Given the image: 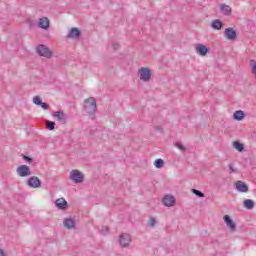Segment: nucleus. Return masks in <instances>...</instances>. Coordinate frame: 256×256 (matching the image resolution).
Here are the masks:
<instances>
[{
	"mask_svg": "<svg viewBox=\"0 0 256 256\" xmlns=\"http://www.w3.org/2000/svg\"><path fill=\"white\" fill-rule=\"evenodd\" d=\"M85 103H89L90 110H87V106H85V109L87 110L86 113L90 119H95V113L97 111V102L94 100L93 97L87 98L85 100Z\"/></svg>",
	"mask_w": 256,
	"mask_h": 256,
	"instance_id": "f257e3e1",
	"label": "nucleus"
},
{
	"mask_svg": "<svg viewBox=\"0 0 256 256\" xmlns=\"http://www.w3.org/2000/svg\"><path fill=\"white\" fill-rule=\"evenodd\" d=\"M37 53L41 57H46V59H51V57H53V52H51V50H49V48L43 44L38 45Z\"/></svg>",
	"mask_w": 256,
	"mask_h": 256,
	"instance_id": "f03ea898",
	"label": "nucleus"
},
{
	"mask_svg": "<svg viewBox=\"0 0 256 256\" xmlns=\"http://www.w3.org/2000/svg\"><path fill=\"white\" fill-rule=\"evenodd\" d=\"M16 173L19 177H29L31 175V168L27 165H21L16 169Z\"/></svg>",
	"mask_w": 256,
	"mask_h": 256,
	"instance_id": "7ed1b4c3",
	"label": "nucleus"
},
{
	"mask_svg": "<svg viewBox=\"0 0 256 256\" xmlns=\"http://www.w3.org/2000/svg\"><path fill=\"white\" fill-rule=\"evenodd\" d=\"M41 180L37 176H32L27 180L28 187H31V189H39L41 187Z\"/></svg>",
	"mask_w": 256,
	"mask_h": 256,
	"instance_id": "20e7f679",
	"label": "nucleus"
},
{
	"mask_svg": "<svg viewBox=\"0 0 256 256\" xmlns=\"http://www.w3.org/2000/svg\"><path fill=\"white\" fill-rule=\"evenodd\" d=\"M70 179L74 183H83V174L79 170H72L70 172Z\"/></svg>",
	"mask_w": 256,
	"mask_h": 256,
	"instance_id": "39448f33",
	"label": "nucleus"
},
{
	"mask_svg": "<svg viewBox=\"0 0 256 256\" xmlns=\"http://www.w3.org/2000/svg\"><path fill=\"white\" fill-rule=\"evenodd\" d=\"M224 37H226L228 41H235V39H237V31L233 28H226L224 31Z\"/></svg>",
	"mask_w": 256,
	"mask_h": 256,
	"instance_id": "423d86ee",
	"label": "nucleus"
},
{
	"mask_svg": "<svg viewBox=\"0 0 256 256\" xmlns=\"http://www.w3.org/2000/svg\"><path fill=\"white\" fill-rule=\"evenodd\" d=\"M223 221L230 228V231H236L237 230V224L231 219V216L229 215H224L223 216Z\"/></svg>",
	"mask_w": 256,
	"mask_h": 256,
	"instance_id": "0eeeda50",
	"label": "nucleus"
},
{
	"mask_svg": "<svg viewBox=\"0 0 256 256\" xmlns=\"http://www.w3.org/2000/svg\"><path fill=\"white\" fill-rule=\"evenodd\" d=\"M139 73L141 81H151V70L148 68H141Z\"/></svg>",
	"mask_w": 256,
	"mask_h": 256,
	"instance_id": "6e6552de",
	"label": "nucleus"
},
{
	"mask_svg": "<svg viewBox=\"0 0 256 256\" xmlns=\"http://www.w3.org/2000/svg\"><path fill=\"white\" fill-rule=\"evenodd\" d=\"M53 117H55L56 121L61 123V125H65V123H67V116L63 111L54 112Z\"/></svg>",
	"mask_w": 256,
	"mask_h": 256,
	"instance_id": "1a4fd4ad",
	"label": "nucleus"
},
{
	"mask_svg": "<svg viewBox=\"0 0 256 256\" xmlns=\"http://www.w3.org/2000/svg\"><path fill=\"white\" fill-rule=\"evenodd\" d=\"M130 243H131V235L129 234L120 235V245L122 247H129Z\"/></svg>",
	"mask_w": 256,
	"mask_h": 256,
	"instance_id": "9d476101",
	"label": "nucleus"
},
{
	"mask_svg": "<svg viewBox=\"0 0 256 256\" xmlns=\"http://www.w3.org/2000/svg\"><path fill=\"white\" fill-rule=\"evenodd\" d=\"M66 37L67 39H79L81 37V30L79 28H72Z\"/></svg>",
	"mask_w": 256,
	"mask_h": 256,
	"instance_id": "9b49d317",
	"label": "nucleus"
},
{
	"mask_svg": "<svg viewBox=\"0 0 256 256\" xmlns=\"http://www.w3.org/2000/svg\"><path fill=\"white\" fill-rule=\"evenodd\" d=\"M235 186L239 193H247V191H249V186H247V184L241 180L237 181Z\"/></svg>",
	"mask_w": 256,
	"mask_h": 256,
	"instance_id": "f8f14e48",
	"label": "nucleus"
},
{
	"mask_svg": "<svg viewBox=\"0 0 256 256\" xmlns=\"http://www.w3.org/2000/svg\"><path fill=\"white\" fill-rule=\"evenodd\" d=\"M162 203L163 205H165V207H173V205H175V197L171 195H166L163 198Z\"/></svg>",
	"mask_w": 256,
	"mask_h": 256,
	"instance_id": "ddd939ff",
	"label": "nucleus"
},
{
	"mask_svg": "<svg viewBox=\"0 0 256 256\" xmlns=\"http://www.w3.org/2000/svg\"><path fill=\"white\" fill-rule=\"evenodd\" d=\"M196 53H198V55H201V57H205V55L209 53V48H207V46L203 44H198L196 46Z\"/></svg>",
	"mask_w": 256,
	"mask_h": 256,
	"instance_id": "4468645a",
	"label": "nucleus"
},
{
	"mask_svg": "<svg viewBox=\"0 0 256 256\" xmlns=\"http://www.w3.org/2000/svg\"><path fill=\"white\" fill-rule=\"evenodd\" d=\"M49 18L47 17H42L40 18L39 22H38V27H40V29H44V31H47V29H49Z\"/></svg>",
	"mask_w": 256,
	"mask_h": 256,
	"instance_id": "2eb2a0df",
	"label": "nucleus"
},
{
	"mask_svg": "<svg viewBox=\"0 0 256 256\" xmlns=\"http://www.w3.org/2000/svg\"><path fill=\"white\" fill-rule=\"evenodd\" d=\"M55 205L56 207H58V209H61L62 211H65V209L69 207V204L65 201V198H58L55 201Z\"/></svg>",
	"mask_w": 256,
	"mask_h": 256,
	"instance_id": "dca6fc26",
	"label": "nucleus"
},
{
	"mask_svg": "<svg viewBox=\"0 0 256 256\" xmlns=\"http://www.w3.org/2000/svg\"><path fill=\"white\" fill-rule=\"evenodd\" d=\"M63 225L66 229H75V220H73L72 218H66L63 222Z\"/></svg>",
	"mask_w": 256,
	"mask_h": 256,
	"instance_id": "f3484780",
	"label": "nucleus"
},
{
	"mask_svg": "<svg viewBox=\"0 0 256 256\" xmlns=\"http://www.w3.org/2000/svg\"><path fill=\"white\" fill-rule=\"evenodd\" d=\"M233 119L235 121H243V119H245V112H243L242 110H237L233 114Z\"/></svg>",
	"mask_w": 256,
	"mask_h": 256,
	"instance_id": "a211bd4d",
	"label": "nucleus"
},
{
	"mask_svg": "<svg viewBox=\"0 0 256 256\" xmlns=\"http://www.w3.org/2000/svg\"><path fill=\"white\" fill-rule=\"evenodd\" d=\"M211 27L216 31H221V29H223V22H221L219 19H216L212 22Z\"/></svg>",
	"mask_w": 256,
	"mask_h": 256,
	"instance_id": "6ab92c4d",
	"label": "nucleus"
},
{
	"mask_svg": "<svg viewBox=\"0 0 256 256\" xmlns=\"http://www.w3.org/2000/svg\"><path fill=\"white\" fill-rule=\"evenodd\" d=\"M232 146L234 147V149H236V151H238L239 153H243V151H245V145H243V143L239 142V141H234L232 143Z\"/></svg>",
	"mask_w": 256,
	"mask_h": 256,
	"instance_id": "aec40b11",
	"label": "nucleus"
},
{
	"mask_svg": "<svg viewBox=\"0 0 256 256\" xmlns=\"http://www.w3.org/2000/svg\"><path fill=\"white\" fill-rule=\"evenodd\" d=\"M220 11L221 13H223L224 15H231V6L226 5V4H222L220 6Z\"/></svg>",
	"mask_w": 256,
	"mask_h": 256,
	"instance_id": "412c9836",
	"label": "nucleus"
},
{
	"mask_svg": "<svg viewBox=\"0 0 256 256\" xmlns=\"http://www.w3.org/2000/svg\"><path fill=\"white\" fill-rule=\"evenodd\" d=\"M244 207L245 209L251 210L255 207V202H253L251 199H246L244 200Z\"/></svg>",
	"mask_w": 256,
	"mask_h": 256,
	"instance_id": "4be33fe9",
	"label": "nucleus"
},
{
	"mask_svg": "<svg viewBox=\"0 0 256 256\" xmlns=\"http://www.w3.org/2000/svg\"><path fill=\"white\" fill-rule=\"evenodd\" d=\"M163 165H165V161L161 158L156 159L154 162V167H156V169H162Z\"/></svg>",
	"mask_w": 256,
	"mask_h": 256,
	"instance_id": "5701e85b",
	"label": "nucleus"
},
{
	"mask_svg": "<svg viewBox=\"0 0 256 256\" xmlns=\"http://www.w3.org/2000/svg\"><path fill=\"white\" fill-rule=\"evenodd\" d=\"M46 127L49 131H54L55 130V122L47 120Z\"/></svg>",
	"mask_w": 256,
	"mask_h": 256,
	"instance_id": "b1692460",
	"label": "nucleus"
},
{
	"mask_svg": "<svg viewBox=\"0 0 256 256\" xmlns=\"http://www.w3.org/2000/svg\"><path fill=\"white\" fill-rule=\"evenodd\" d=\"M192 191V193L194 194V195H196V197H199L200 199H202L203 197H205V194L203 193V192H201L200 190H197V189H192L191 190Z\"/></svg>",
	"mask_w": 256,
	"mask_h": 256,
	"instance_id": "393cba45",
	"label": "nucleus"
},
{
	"mask_svg": "<svg viewBox=\"0 0 256 256\" xmlns=\"http://www.w3.org/2000/svg\"><path fill=\"white\" fill-rule=\"evenodd\" d=\"M250 67H251L253 75H255V78H256V61L255 60L250 61Z\"/></svg>",
	"mask_w": 256,
	"mask_h": 256,
	"instance_id": "a878e982",
	"label": "nucleus"
},
{
	"mask_svg": "<svg viewBox=\"0 0 256 256\" xmlns=\"http://www.w3.org/2000/svg\"><path fill=\"white\" fill-rule=\"evenodd\" d=\"M33 103L35 104V105H41L42 103H43V101L41 100V98L39 97V96H35L34 98H33Z\"/></svg>",
	"mask_w": 256,
	"mask_h": 256,
	"instance_id": "bb28decb",
	"label": "nucleus"
},
{
	"mask_svg": "<svg viewBox=\"0 0 256 256\" xmlns=\"http://www.w3.org/2000/svg\"><path fill=\"white\" fill-rule=\"evenodd\" d=\"M155 223H157V220L155 218H151L148 222L149 227H155Z\"/></svg>",
	"mask_w": 256,
	"mask_h": 256,
	"instance_id": "cd10ccee",
	"label": "nucleus"
},
{
	"mask_svg": "<svg viewBox=\"0 0 256 256\" xmlns=\"http://www.w3.org/2000/svg\"><path fill=\"white\" fill-rule=\"evenodd\" d=\"M175 145H176L177 149H179L180 151H185V149H186L185 146L181 143H176Z\"/></svg>",
	"mask_w": 256,
	"mask_h": 256,
	"instance_id": "c85d7f7f",
	"label": "nucleus"
},
{
	"mask_svg": "<svg viewBox=\"0 0 256 256\" xmlns=\"http://www.w3.org/2000/svg\"><path fill=\"white\" fill-rule=\"evenodd\" d=\"M23 159H24V161H26L27 163H32V162H33V158H31V157H29V156L23 155Z\"/></svg>",
	"mask_w": 256,
	"mask_h": 256,
	"instance_id": "c756f323",
	"label": "nucleus"
},
{
	"mask_svg": "<svg viewBox=\"0 0 256 256\" xmlns=\"http://www.w3.org/2000/svg\"><path fill=\"white\" fill-rule=\"evenodd\" d=\"M40 107H42V109H44L46 111L47 109H49V104L42 102Z\"/></svg>",
	"mask_w": 256,
	"mask_h": 256,
	"instance_id": "7c9ffc66",
	"label": "nucleus"
},
{
	"mask_svg": "<svg viewBox=\"0 0 256 256\" xmlns=\"http://www.w3.org/2000/svg\"><path fill=\"white\" fill-rule=\"evenodd\" d=\"M228 169H229V171H231V173H237V170L234 169L233 165H231V164L228 166Z\"/></svg>",
	"mask_w": 256,
	"mask_h": 256,
	"instance_id": "2f4dec72",
	"label": "nucleus"
},
{
	"mask_svg": "<svg viewBox=\"0 0 256 256\" xmlns=\"http://www.w3.org/2000/svg\"><path fill=\"white\" fill-rule=\"evenodd\" d=\"M101 231H102V233H109V227L103 226Z\"/></svg>",
	"mask_w": 256,
	"mask_h": 256,
	"instance_id": "473e14b6",
	"label": "nucleus"
},
{
	"mask_svg": "<svg viewBox=\"0 0 256 256\" xmlns=\"http://www.w3.org/2000/svg\"><path fill=\"white\" fill-rule=\"evenodd\" d=\"M112 47H113L114 51H117L119 49V44L113 43Z\"/></svg>",
	"mask_w": 256,
	"mask_h": 256,
	"instance_id": "72a5a7b5",
	"label": "nucleus"
},
{
	"mask_svg": "<svg viewBox=\"0 0 256 256\" xmlns=\"http://www.w3.org/2000/svg\"><path fill=\"white\" fill-rule=\"evenodd\" d=\"M0 256H7V255L5 254V251H4L3 249H1V248H0Z\"/></svg>",
	"mask_w": 256,
	"mask_h": 256,
	"instance_id": "f704fd0d",
	"label": "nucleus"
}]
</instances>
